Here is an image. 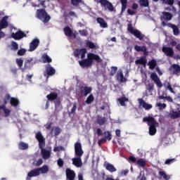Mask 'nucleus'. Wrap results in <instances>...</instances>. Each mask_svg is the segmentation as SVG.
<instances>
[{
    "label": "nucleus",
    "instance_id": "f257e3e1",
    "mask_svg": "<svg viewBox=\"0 0 180 180\" xmlns=\"http://www.w3.org/2000/svg\"><path fill=\"white\" fill-rule=\"evenodd\" d=\"M10 101V105L13 108H18L20 104L19 98L16 97H11V94H6L3 100H0V115H2V112L4 113V117H9L11 115V110L6 108L8 101Z\"/></svg>",
    "mask_w": 180,
    "mask_h": 180
},
{
    "label": "nucleus",
    "instance_id": "f03ea898",
    "mask_svg": "<svg viewBox=\"0 0 180 180\" xmlns=\"http://www.w3.org/2000/svg\"><path fill=\"white\" fill-rule=\"evenodd\" d=\"M94 61L101 63H102V58H101V56H99L98 54L89 53H87V58L82 59V60L79 61V64L82 68H89V67H92Z\"/></svg>",
    "mask_w": 180,
    "mask_h": 180
},
{
    "label": "nucleus",
    "instance_id": "7ed1b4c3",
    "mask_svg": "<svg viewBox=\"0 0 180 180\" xmlns=\"http://www.w3.org/2000/svg\"><path fill=\"white\" fill-rule=\"evenodd\" d=\"M35 138L39 142V148L41 150V154L42 155V158L44 160H49L50 157H51V153L50 150H47L44 148L46 147V139L44 136H43V134H41V132L38 131L36 135Z\"/></svg>",
    "mask_w": 180,
    "mask_h": 180
},
{
    "label": "nucleus",
    "instance_id": "20e7f679",
    "mask_svg": "<svg viewBox=\"0 0 180 180\" xmlns=\"http://www.w3.org/2000/svg\"><path fill=\"white\" fill-rule=\"evenodd\" d=\"M143 123H147L148 126H149V135L150 136H155L157 133V127H159L160 123L155 120L154 117L148 116L144 117L143 118Z\"/></svg>",
    "mask_w": 180,
    "mask_h": 180
},
{
    "label": "nucleus",
    "instance_id": "39448f33",
    "mask_svg": "<svg viewBox=\"0 0 180 180\" xmlns=\"http://www.w3.org/2000/svg\"><path fill=\"white\" fill-rule=\"evenodd\" d=\"M37 18L41 20L43 23H49L51 17L47 13L44 8L37 10Z\"/></svg>",
    "mask_w": 180,
    "mask_h": 180
},
{
    "label": "nucleus",
    "instance_id": "423d86ee",
    "mask_svg": "<svg viewBox=\"0 0 180 180\" xmlns=\"http://www.w3.org/2000/svg\"><path fill=\"white\" fill-rule=\"evenodd\" d=\"M127 30L131 33V34H134L136 39H139V40H143V39H144V34H141V32L139 30L134 29V27H133V25L128 24Z\"/></svg>",
    "mask_w": 180,
    "mask_h": 180
},
{
    "label": "nucleus",
    "instance_id": "0eeeda50",
    "mask_svg": "<svg viewBox=\"0 0 180 180\" xmlns=\"http://www.w3.org/2000/svg\"><path fill=\"white\" fill-rule=\"evenodd\" d=\"M99 4H101V8H103L105 11H108L109 12H113L115 11V7L110 1L108 0H98Z\"/></svg>",
    "mask_w": 180,
    "mask_h": 180
},
{
    "label": "nucleus",
    "instance_id": "6e6552de",
    "mask_svg": "<svg viewBox=\"0 0 180 180\" xmlns=\"http://www.w3.org/2000/svg\"><path fill=\"white\" fill-rule=\"evenodd\" d=\"M56 74V69L51 66L50 64H47L45 68V71L44 72V76L46 77V79L49 77H52Z\"/></svg>",
    "mask_w": 180,
    "mask_h": 180
},
{
    "label": "nucleus",
    "instance_id": "1a4fd4ad",
    "mask_svg": "<svg viewBox=\"0 0 180 180\" xmlns=\"http://www.w3.org/2000/svg\"><path fill=\"white\" fill-rule=\"evenodd\" d=\"M85 54H86V49H85V48L76 49L73 51V56L76 58H79V56H80L82 59H84V58H85Z\"/></svg>",
    "mask_w": 180,
    "mask_h": 180
},
{
    "label": "nucleus",
    "instance_id": "9d476101",
    "mask_svg": "<svg viewBox=\"0 0 180 180\" xmlns=\"http://www.w3.org/2000/svg\"><path fill=\"white\" fill-rule=\"evenodd\" d=\"M150 79H152V81L155 82L157 88H159L160 89L162 88L163 86L162 82H161V80L160 79V77H158V75H157V73L153 72L152 74H150Z\"/></svg>",
    "mask_w": 180,
    "mask_h": 180
},
{
    "label": "nucleus",
    "instance_id": "9b49d317",
    "mask_svg": "<svg viewBox=\"0 0 180 180\" xmlns=\"http://www.w3.org/2000/svg\"><path fill=\"white\" fill-rule=\"evenodd\" d=\"M162 26H163V27H165V26L171 27V29H172L173 30V34L174 36H178L180 33L179 28H178V26L171 22L167 24V22H162Z\"/></svg>",
    "mask_w": 180,
    "mask_h": 180
},
{
    "label": "nucleus",
    "instance_id": "f8f14e48",
    "mask_svg": "<svg viewBox=\"0 0 180 180\" xmlns=\"http://www.w3.org/2000/svg\"><path fill=\"white\" fill-rule=\"evenodd\" d=\"M174 15L172 13L167 11L162 12V15H160V20L162 22H169V20H172Z\"/></svg>",
    "mask_w": 180,
    "mask_h": 180
},
{
    "label": "nucleus",
    "instance_id": "ddd939ff",
    "mask_svg": "<svg viewBox=\"0 0 180 180\" xmlns=\"http://www.w3.org/2000/svg\"><path fill=\"white\" fill-rule=\"evenodd\" d=\"M75 153L77 157H82L84 155V150H82V145L79 142L75 143Z\"/></svg>",
    "mask_w": 180,
    "mask_h": 180
},
{
    "label": "nucleus",
    "instance_id": "4468645a",
    "mask_svg": "<svg viewBox=\"0 0 180 180\" xmlns=\"http://www.w3.org/2000/svg\"><path fill=\"white\" fill-rule=\"evenodd\" d=\"M81 96H88L92 92V87L82 86L79 88Z\"/></svg>",
    "mask_w": 180,
    "mask_h": 180
},
{
    "label": "nucleus",
    "instance_id": "2eb2a0df",
    "mask_svg": "<svg viewBox=\"0 0 180 180\" xmlns=\"http://www.w3.org/2000/svg\"><path fill=\"white\" fill-rule=\"evenodd\" d=\"M169 70L173 75H177V77H179V75H180V65H178V64L172 65L169 67Z\"/></svg>",
    "mask_w": 180,
    "mask_h": 180
},
{
    "label": "nucleus",
    "instance_id": "dca6fc26",
    "mask_svg": "<svg viewBox=\"0 0 180 180\" xmlns=\"http://www.w3.org/2000/svg\"><path fill=\"white\" fill-rule=\"evenodd\" d=\"M27 35L22 31H18L15 33L11 34V37L14 39V40H20L21 39H23V37H27Z\"/></svg>",
    "mask_w": 180,
    "mask_h": 180
},
{
    "label": "nucleus",
    "instance_id": "f3484780",
    "mask_svg": "<svg viewBox=\"0 0 180 180\" xmlns=\"http://www.w3.org/2000/svg\"><path fill=\"white\" fill-rule=\"evenodd\" d=\"M40 44V40L39 39H34L30 44L29 51H34L39 45Z\"/></svg>",
    "mask_w": 180,
    "mask_h": 180
},
{
    "label": "nucleus",
    "instance_id": "a211bd4d",
    "mask_svg": "<svg viewBox=\"0 0 180 180\" xmlns=\"http://www.w3.org/2000/svg\"><path fill=\"white\" fill-rule=\"evenodd\" d=\"M66 180H75V172L70 168L65 170Z\"/></svg>",
    "mask_w": 180,
    "mask_h": 180
},
{
    "label": "nucleus",
    "instance_id": "6ab92c4d",
    "mask_svg": "<svg viewBox=\"0 0 180 180\" xmlns=\"http://www.w3.org/2000/svg\"><path fill=\"white\" fill-rule=\"evenodd\" d=\"M162 51L167 57H172L174 56V49L171 47L163 46Z\"/></svg>",
    "mask_w": 180,
    "mask_h": 180
},
{
    "label": "nucleus",
    "instance_id": "aec40b11",
    "mask_svg": "<svg viewBox=\"0 0 180 180\" xmlns=\"http://www.w3.org/2000/svg\"><path fill=\"white\" fill-rule=\"evenodd\" d=\"M139 104L145 110H150V109H153V105L147 103L143 98L138 99Z\"/></svg>",
    "mask_w": 180,
    "mask_h": 180
},
{
    "label": "nucleus",
    "instance_id": "412c9836",
    "mask_svg": "<svg viewBox=\"0 0 180 180\" xmlns=\"http://www.w3.org/2000/svg\"><path fill=\"white\" fill-rule=\"evenodd\" d=\"M39 175H40L39 169L36 168L28 172L26 179L30 180V178H33V176H39Z\"/></svg>",
    "mask_w": 180,
    "mask_h": 180
},
{
    "label": "nucleus",
    "instance_id": "4be33fe9",
    "mask_svg": "<svg viewBox=\"0 0 180 180\" xmlns=\"http://www.w3.org/2000/svg\"><path fill=\"white\" fill-rule=\"evenodd\" d=\"M72 164L77 168L82 167V160L81 159V156H77V158H74L72 159Z\"/></svg>",
    "mask_w": 180,
    "mask_h": 180
},
{
    "label": "nucleus",
    "instance_id": "5701e85b",
    "mask_svg": "<svg viewBox=\"0 0 180 180\" xmlns=\"http://www.w3.org/2000/svg\"><path fill=\"white\" fill-rule=\"evenodd\" d=\"M8 27V16H4L0 20V30L2 29H6Z\"/></svg>",
    "mask_w": 180,
    "mask_h": 180
},
{
    "label": "nucleus",
    "instance_id": "b1692460",
    "mask_svg": "<svg viewBox=\"0 0 180 180\" xmlns=\"http://www.w3.org/2000/svg\"><path fill=\"white\" fill-rule=\"evenodd\" d=\"M135 64L136 65H143V67H146L147 65V58L144 56L141 57L139 59H137L135 60Z\"/></svg>",
    "mask_w": 180,
    "mask_h": 180
},
{
    "label": "nucleus",
    "instance_id": "393cba45",
    "mask_svg": "<svg viewBox=\"0 0 180 180\" xmlns=\"http://www.w3.org/2000/svg\"><path fill=\"white\" fill-rule=\"evenodd\" d=\"M97 23H99L100 27L103 29H106L108 27V22L103 18L98 17L96 18Z\"/></svg>",
    "mask_w": 180,
    "mask_h": 180
},
{
    "label": "nucleus",
    "instance_id": "a878e982",
    "mask_svg": "<svg viewBox=\"0 0 180 180\" xmlns=\"http://www.w3.org/2000/svg\"><path fill=\"white\" fill-rule=\"evenodd\" d=\"M46 98L48 99V101H57V99H60V98H58V94L56 92H51L49 94H48L46 96Z\"/></svg>",
    "mask_w": 180,
    "mask_h": 180
},
{
    "label": "nucleus",
    "instance_id": "bb28decb",
    "mask_svg": "<svg viewBox=\"0 0 180 180\" xmlns=\"http://www.w3.org/2000/svg\"><path fill=\"white\" fill-rule=\"evenodd\" d=\"M55 105V110L56 112H60V110H63V105H61V101L60 99H56L54 101Z\"/></svg>",
    "mask_w": 180,
    "mask_h": 180
},
{
    "label": "nucleus",
    "instance_id": "cd10ccee",
    "mask_svg": "<svg viewBox=\"0 0 180 180\" xmlns=\"http://www.w3.org/2000/svg\"><path fill=\"white\" fill-rule=\"evenodd\" d=\"M170 119H178L180 117V110L179 111H171L169 114Z\"/></svg>",
    "mask_w": 180,
    "mask_h": 180
},
{
    "label": "nucleus",
    "instance_id": "c85d7f7f",
    "mask_svg": "<svg viewBox=\"0 0 180 180\" xmlns=\"http://www.w3.org/2000/svg\"><path fill=\"white\" fill-rule=\"evenodd\" d=\"M117 81H120V82H126V81H127V79H126V77H124V75H123L122 72H117Z\"/></svg>",
    "mask_w": 180,
    "mask_h": 180
},
{
    "label": "nucleus",
    "instance_id": "c756f323",
    "mask_svg": "<svg viewBox=\"0 0 180 180\" xmlns=\"http://www.w3.org/2000/svg\"><path fill=\"white\" fill-rule=\"evenodd\" d=\"M63 31L65 36H68V37H72V34H74L72 30L70 27H65L63 29Z\"/></svg>",
    "mask_w": 180,
    "mask_h": 180
},
{
    "label": "nucleus",
    "instance_id": "7c9ffc66",
    "mask_svg": "<svg viewBox=\"0 0 180 180\" xmlns=\"http://www.w3.org/2000/svg\"><path fill=\"white\" fill-rule=\"evenodd\" d=\"M105 169L109 171V172H116V171H117L116 167H115V166L110 163H107L105 165Z\"/></svg>",
    "mask_w": 180,
    "mask_h": 180
},
{
    "label": "nucleus",
    "instance_id": "2f4dec72",
    "mask_svg": "<svg viewBox=\"0 0 180 180\" xmlns=\"http://www.w3.org/2000/svg\"><path fill=\"white\" fill-rule=\"evenodd\" d=\"M146 92H148V94H152L154 91V83H148L146 85Z\"/></svg>",
    "mask_w": 180,
    "mask_h": 180
},
{
    "label": "nucleus",
    "instance_id": "473e14b6",
    "mask_svg": "<svg viewBox=\"0 0 180 180\" xmlns=\"http://www.w3.org/2000/svg\"><path fill=\"white\" fill-rule=\"evenodd\" d=\"M38 171L39 172V175L40 174H47V172H49V166L47 165H44L41 167H38Z\"/></svg>",
    "mask_w": 180,
    "mask_h": 180
},
{
    "label": "nucleus",
    "instance_id": "72a5a7b5",
    "mask_svg": "<svg viewBox=\"0 0 180 180\" xmlns=\"http://www.w3.org/2000/svg\"><path fill=\"white\" fill-rule=\"evenodd\" d=\"M118 102H120V105L121 106H126V102H129V98L126 96L121 97L117 99Z\"/></svg>",
    "mask_w": 180,
    "mask_h": 180
},
{
    "label": "nucleus",
    "instance_id": "f704fd0d",
    "mask_svg": "<svg viewBox=\"0 0 180 180\" xmlns=\"http://www.w3.org/2000/svg\"><path fill=\"white\" fill-rule=\"evenodd\" d=\"M159 176H160V178H163V179L165 180H169L171 178L169 175H167V174L162 170V169H160Z\"/></svg>",
    "mask_w": 180,
    "mask_h": 180
},
{
    "label": "nucleus",
    "instance_id": "c9c22d12",
    "mask_svg": "<svg viewBox=\"0 0 180 180\" xmlns=\"http://www.w3.org/2000/svg\"><path fill=\"white\" fill-rule=\"evenodd\" d=\"M18 148L19 150H27L29 148V144L23 141H21L18 143Z\"/></svg>",
    "mask_w": 180,
    "mask_h": 180
},
{
    "label": "nucleus",
    "instance_id": "e433bc0d",
    "mask_svg": "<svg viewBox=\"0 0 180 180\" xmlns=\"http://www.w3.org/2000/svg\"><path fill=\"white\" fill-rule=\"evenodd\" d=\"M148 65H149L150 70H154L155 67H157V60L155 59H152L150 61L148 62Z\"/></svg>",
    "mask_w": 180,
    "mask_h": 180
},
{
    "label": "nucleus",
    "instance_id": "4c0bfd02",
    "mask_svg": "<svg viewBox=\"0 0 180 180\" xmlns=\"http://www.w3.org/2000/svg\"><path fill=\"white\" fill-rule=\"evenodd\" d=\"M106 122V119L103 117L98 116L97 117V123L99 126H103Z\"/></svg>",
    "mask_w": 180,
    "mask_h": 180
},
{
    "label": "nucleus",
    "instance_id": "58836bf2",
    "mask_svg": "<svg viewBox=\"0 0 180 180\" xmlns=\"http://www.w3.org/2000/svg\"><path fill=\"white\" fill-rule=\"evenodd\" d=\"M140 6L143 8H148L150 6V2L148 0H139Z\"/></svg>",
    "mask_w": 180,
    "mask_h": 180
},
{
    "label": "nucleus",
    "instance_id": "ea45409f",
    "mask_svg": "<svg viewBox=\"0 0 180 180\" xmlns=\"http://www.w3.org/2000/svg\"><path fill=\"white\" fill-rule=\"evenodd\" d=\"M120 3L122 5L121 12L123 13L127 8V0H120Z\"/></svg>",
    "mask_w": 180,
    "mask_h": 180
},
{
    "label": "nucleus",
    "instance_id": "a19ab883",
    "mask_svg": "<svg viewBox=\"0 0 180 180\" xmlns=\"http://www.w3.org/2000/svg\"><path fill=\"white\" fill-rule=\"evenodd\" d=\"M42 61L43 63H51L53 60H51V57L47 55V53H44L42 55Z\"/></svg>",
    "mask_w": 180,
    "mask_h": 180
},
{
    "label": "nucleus",
    "instance_id": "79ce46f5",
    "mask_svg": "<svg viewBox=\"0 0 180 180\" xmlns=\"http://www.w3.org/2000/svg\"><path fill=\"white\" fill-rule=\"evenodd\" d=\"M161 2L165 5H169V6H173L175 3V0H161Z\"/></svg>",
    "mask_w": 180,
    "mask_h": 180
},
{
    "label": "nucleus",
    "instance_id": "37998d69",
    "mask_svg": "<svg viewBox=\"0 0 180 180\" xmlns=\"http://www.w3.org/2000/svg\"><path fill=\"white\" fill-rule=\"evenodd\" d=\"M94 101H95V97H94V94H90L86 100V103H87V105H91V103H92Z\"/></svg>",
    "mask_w": 180,
    "mask_h": 180
},
{
    "label": "nucleus",
    "instance_id": "c03bdc74",
    "mask_svg": "<svg viewBox=\"0 0 180 180\" xmlns=\"http://www.w3.org/2000/svg\"><path fill=\"white\" fill-rule=\"evenodd\" d=\"M103 134L104 139H105V140H108V141H110V140H112V134H110L109 131H104Z\"/></svg>",
    "mask_w": 180,
    "mask_h": 180
},
{
    "label": "nucleus",
    "instance_id": "a18cd8bd",
    "mask_svg": "<svg viewBox=\"0 0 180 180\" xmlns=\"http://www.w3.org/2000/svg\"><path fill=\"white\" fill-rule=\"evenodd\" d=\"M32 61H33V58H30L25 62V68H30V67L33 66Z\"/></svg>",
    "mask_w": 180,
    "mask_h": 180
},
{
    "label": "nucleus",
    "instance_id": "49530a36",
    "mask_svg": "<svg viewBox=\"0 0 180 180\" xmlns=\"http://www.w3.org/2000/svg\"><path fill=\"white\" fill-rule=\"evenodd\" d=\"M86 46L89 47V49H96V45H95L94 43L92 42L91 41H87L86 43Z\"/></svg>",
    "mask_w": 180,
    "mask_h": 180
},
{
    "label": "nucleus",
    "instance_id": "de8ad7c7",
    "mask_svg": "<svg viewBox=\"0 0 180 180\" xmlns=\"http://www.w3.org/2000/svg\"><path fill=\"white\" fill-rule=\"evenodd\" d=\"M54 131V136H60V133H61V129L60 127H55L53 128V129Z\"/></svg>",
    "mask_w": 180,
    "mask_h": 180
},
{
    "label": "nucleus",
    "instance_id": "09e8293b",
    "mask_svg": "<svg viewBox=\"0 0 180 180\" xmlns=\"http://www.w3.org/2000/svg\"><path fill=\"white\" fill-rule=\"evenodd\" d=\"M11 50H13V51H16L17 50L19 49V44H18L15 41H12L11 42Z\"/></svg>",
    "mask_w": 180,
    "mask_h": 180
},
{
    "label": "nucleus",
    "instance_id": "8fccbe9b",
    "mask_svg": "<svg viewBox=\"0 0 180 180\" xmlns=\"http://www.w3.org/2000/svg\"><path fill=\"white\" fill-rule=\"evenodd\" d=\"M136 165H139V167H146V160L139 159L136 161Z\"/></svg>",
    "mask_w": 180,
    "mask_h": 180
},
{
    "label": "nucleus",
    "instance_id": "3c124183",
    "mask_svg": "<svg viewBox=\"0 0 180 180\" xmlns=\"http://www.w3.org/2000/svg\"><path fill=\"white\" fill-rule=\"evenodd\" d=\"M79 4H82V0H71L73 6H79Z\"/></svg>",
    "mask_w": 180,
    "mask_h": 180
},
{
    "label": "nucleus",
    "instance_id": "603ef678",
    "mask_svg": "<svg viewBox=\"0 0 180 180\" xmlns=\"http://www.w3.org/2000/svg\"><path fill=\"white\" fill-rule=\"evenodd\" d=\"M79 33L80 36H83L84 37H86V36H88V31L86 30H79Z\"/></svg>",
    "mask_w": 180,
    "mask_h": 180
},
{
    "label": "nucleus",
    "instance_id": "864d4df0",
    "mask_svg": "<svg viewBox=\"0 0 180 180\" xmlns=\"http://www.w3.org/2000/svg\"><path fill=\"white\" fill-rule=\"evenodd\" d=\"M116 72H117V67L112 66L111 68V72H110L111 77H113V75H115Z\"/></svg>",
    "mask_w": 180,
    "mask_h": 180
},
{
    "label": "nucleus",
    "instance_id": "5fc2aeb1",
    "mask_svg": "<svg viewBox=\"0 0 180 180\" xmlns=\"http://www.w3.org/2000/svg\"><path fill=\"white\" fill-rule=\"evenodd\" d=\"M25 54H26V49H21L18 51V56H25Z\"/></svg>",
    "mask_w": 180,
    "mask_h": 180
},
{
    "label": "nucleus",
    "instance_id": "6e6d98bb",
    "mask_svg": "<svg viewBox=\"0 0 180 180\" xmlns=\"http://www.w3.org/2000/svg\"><path fill=\"white\" fill-rule=\"evenodd\" d=\"M157 106L159 107V109L162 110V109H165L167 108V104L165 103H158Z\"/></svg>",
    "mask_w": 180,
    "mask_h": 180
},
{
    "label": "nucleus",
    "instance_id": "4d7b16f0",
    "mask_svg": "<svg viewBox=\"0 0 180 180\" xmlns=\"http://www.w3.org/2000/svg\"><path fill=\"white\" fill-rule=\"evenodd\" d=\"M158 98H159L160 100H161V99H166L169 102H172V101H173L172 98L171 96H167L165 97H164V96H159Z\"/></svg>",
    "mask_w": 180,
    "mask_h": 180
},
{
    "label": "nucleus",
    "instance_id": "13d9d810",
    "mask_svg": "<svg viewBox=\"0 0 180 180\" xmlns=\"http://www.w3.org/2000/svg\"><path fill=\"white\" fill-rule=\"evenodd\" d=\"M175 162V158L173 159H167L165 162V165H169L172 164V162Z\"/></svg>",
    "mask_w": 180,
    "mask_h": 180
},
{
    "label": "nucleus",
    "instance_id": "bf43d9fd",
    "mask_svg": "<svg viewBox=\"0 0 180 180\" xmlns=\"http://www.w3.org/2000/svg\"><path fill=\"white\" fill-rule=\"evenodd\" d=\"M17 65H18L19 68H22L23 66V60L22 59H16Z\"/></svg>",
    "mask_w": 180,
    "mask_h": 180
},
{
    "label": "nucleus",
    "instance_id": "052dcab7",
    "mask_svg": "<svg viewBox=\"0 0 180 180\" xmlns=\"http://www.w3.org/2000/svg\"><path fill=\"white\" fill-rule=\"evenodd\" d=\"M77 110V103H74L72 108L71 109L70 112H69V115H72L75 113V111Z\"/></svg>",
    "mask_w": 180,
    "mask_h": 180
},
{
    "label": "nucleus",
    "instance_id": "680f3d73",
    "mask_svg": "<svg viewBox=\"0 0 180 180\" xmlns=\"http://www.w3.org/2000/svg\"><path fill=\"white\" fill-rule=\"evenodd\" d=\"M58 165L60 167V168L64 167V160L63 159L60 158L58 160Z\"/></svg>",
    "mask_w": 180,
    "mask_h": 180
},
{
    "label": "nucleus",
    "instance_id": "e2e57ef3",
    "mask_svg": "<svg viewBox=\"0 0 180 180\" xmlns=\"http://www.w3.org/2000/svg\"><path fill=\"white\" fill-rule=\"evenodd\" d=\"M141 51H142L145 56L148 54V52H147V47H146V46H141Z\"/></svg>",
    "mask_w": 180,
    "mask_h": 180
},
{
    "label": "nucleus",
    "instance_id": "0e129e2a",
    "mask_svg": "<svg viewBox=\"0 0 180 180\" xmlns=\"http://www.w3.org/2000/svg\"><path fill=\"white\" fill-rule=\"evenodd\" d=\"M43 164V159L39 158L34 164L35 167H40Z\"/></svg>",
    "mask_w": 180,
    "mask_h": 180
},
{
    "label": "nucleus",
    "instance_id": "69168bd1",
    "mask_svg": "<svg viewBox=\"0 0 180 180\" xmlns=\"http://www.w3.org/2000/svg\"><path fill=\"white\" fill-rule=\"evenodd\" d=\"M106 141H107V139L105 138H103L98 141V146H101V144H105V143H106Z\"/></svg>",
    "mask_w": 180,
    "mask_h": 180
},
{
    "label": "nucleus",
    "instance_id": "338daca9",
    "mask_svg": "<svg viewBox=\"0 0 180 180\" xmlns=\"http://www.w3.org/2000/svg\"><path fill=\"white\" fill-rule=\"evenodd\" d=\"M129 161H131V162H136L137 163V160L136 159V158H134V156H130L129 158Z\"/></svg>",
    "mask_w": 180,
    "mask_h": 180
},
{
    "label": "nucleus",
    "instance_id": "774afa93",
    "mask_svg": "<svg viewBox=\"0 0 180 180\" xmlns=\"http://www.w3.org/2000/svg\"><path fill=\"white\" fill-rule=\"evenodd\" d=\"M129 174V169L122 170L121 175L126 176Z\"/></svg>",
    "mask_w": 180,
    "mask_h": 180
}]
</instances>
